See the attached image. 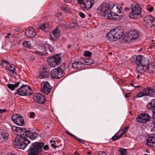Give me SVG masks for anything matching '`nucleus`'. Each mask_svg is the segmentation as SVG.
<instances>
[{"label": "nucleus", "mask_w": 155, "mask_h": 155, "mask_svg": "<svg viewBox=\"0 0 155 155\" xmlns=\"http://www.w3.org/2000/svg\"><path fill=\"white\" fill-rule=\"evenodd\" d=\"M44 143L43 142H35L30 146L27 151L28 155H38L42 150V147L45 150H48L49 147L48 145H46L44 146Z\"/></svg>", "instance_id": "1"}, {"label": "nucleus", "mask_w": 155, "mask_h": 155, "mask_svg": "<svg viewBox=\"0 0 155 155\" xmlns=\"http://www.w3.org/2000/svg\"><path fill=\"white\" fill-rule=\"evenodd\" d=\"M124 32L123 29L120 28L113 29L106 34V37L107 40L114 41L120 38L123 36Z\"/></svg>", "instance_id": "2"}, {"label": "nucleus", "mask_w": 155, "mask_h": 155, "mask_svg": "<svg viewBox=\"0 0 155 155\" xmlns=\"http://www.w3.org/2000/svg\"><path fill=\"white\" fill-rule=\"evenodd\" d=\"M22 134L20 135H16L15 140V142H13L14 145H15V147L24 149L28 144L30 143L31 141L28 140L26 137L22 136Z\"/></svg>", "instance_id": "3"}, {"label": "nucleus", "mask_w": 155, "mask_h": 155, "mask_svg": "<svg viewBox=\"0 0 155 155\" xmlns=\"http://www.w3.org/2000/svg\"><path fill=\"white\" fill-rule=\"evenodd\" d=\"M132 12L129 14L130 18L131 19H137L141 16L142 11L139 5L132 4L131 6Z\"/></svg>", "instance_id": "4"}, {"label": "nucleus", "mask_w": 155, "mask_h": 155, "mask_svg": "<svg viewBox=\"0 0 155 155\" xmlns=\"http://www.w3.org/2000/svg\"><path fill=\"white\" fill-rule=\"evenodd\" d=\"M97 12L101 15L107 17L112 12L108 4L103 3L97 9Z\"/></svg>", "instance_id": "5"}, {"label": "nucleus", "mask_w": 155, "mask_h": 155, "mask_svg": "<svg viewBox=\"0 0 155 155\" xmlns=\"http://www.w3.org/2000/svg\"><path fill=\"white\" fill-rule=\"evenodd\" d=\"M139 36V33L136 30L133 29L128 32L124 35V39L127 42H132L134 40H135Z\"/></svg>", "instance_id": "6"}, {"label": "nucleus", "mask_w": 155, "mask_h": 155, "mask_svg": "<svg viewBox=\"0 0 155 155\" xmlns=\"http://www.w3.org/2000/svg\"><path fill=\"white\" fill-rule=\"evenodd\" d=\"M31 91L30 87L27 85H23L17 90V92L15 94H17L21 96H26L31 95L32 94L31 92Z\"/></svg>", "instance_id": "7"}, {"label": "nucleus", "mask_w": 155, "mask_h": 155, "mask_svg": "<svg viewBox=\"0 0 155 155\" xmlns=\"http://www.w3.org/2000/svg\"><path fill=\"white\" fill-rule=\"evenodd\" d=\"M61 60V58L58 54L49 57L48 61L50 67H55L59 64Z\"/></svg>", "instance_id": "8"}, {"label": "nucleus", "mask_w": 155, "mask_h": 155, "mask_svg": "<svg viewBox=\"0 0 155 155\" xmlns=\"http://www.w3.org/2000/svg\"><path fill=\"white\" fill-rule=\"evenodd\" d=\"M50 75L53 78H58L63 76L64 72L60 68H55L51 71Z\"/></svg>", "instance_id": "9"}, {"label": "nucleus", "mask_w": 155, "mask_h": 155, "mask_svg": "<svg viewBox=\"0 0 155 155\" xmlns=\"http://www.w3.org/2000/svg\"><path fill=\"white\" fill-rule=\"evenodd\" d=\"M11 119L13 122L17 125L22 126L25 124L23 117L19 114H13L11 117Z\"/></svg>", "instance_id": "10"}, {"label": "nucleus", "mask_w": 155, "mask_h": 155, "mask_svg": "<svg viewBox=\"0 0 155 155\" xmlns=\"http://www.w3.org/2000/svg\"><path fill=\"white\" fill-rule=\"evenodd\" d=\"M150 118L149 115L146 113L141 114L136 117L137 121L140 123H146L148 121Z\"/></svg>", "instance_id": "11"}, {"label": "nucleus", "mask_w": 155, "mask_h": 155, "mask_svg": "<svg viewBox=\"0 0 155 155\" xmlns=\"http://www.w3.org/2000/svg\"><path fill=\"white\" fill-rule=\"evenodd\" d=\"M60 32L58 28L56 27L50 33V40L54 41L58 39L60 35Z\"/></svg>", "instance_id": "12"}, {"label": "nucleus", "mask_w": 155, "mask_h": 155, "mask_svg": "<svg viewBox=\"0 0 155 155\" xmlns=\"http://www.w3.org/2000/svg\"><path fill=\"white\" fill-rule=\"evenodd\" d=\"M94 2V0H85L84 2L82 5L81 6V7L83 10H87L92 7Z\"/></svg>", "instance_id": "13"}, {"label": "nucleus", "mask_w": 155, "mask_h": 155, "mask_svg": "<svg viewBox=\"0 0 155 155\" xmlns=\"http://www.w3.org/2000/svg\"><path fill=\"white\" fill-rule=\"evenodd\" d=\"M33 99L37 103L43 104L45 103L46 98L42 94L37 93L33 96Z\"/></svg>", "instance_id": "14"}, {"label": "nucleus", "mask_w": 155, "mask_h": 155, "mask_svg": "<svg viewBox=\"0 0 155 155\" xmlns=\"http://www.w3.org/2000/svg\"><path fill=\"white\" fill-rule=\"evenodd\" d=\"M144 21L147 26L149 25V27H151L152 25L155 26L154 18L151 15H147L144 18Z\"/></svg>", "instance_id": "15"}, {"label": "nucleus", "mask_w": 155, "mask_h": 155, "mask_svg": "<svg viewBox=\"0 0 155 155\" xmlns=\"http://www.w3.org/2000/svg\"><path fill=\"white\" fill-rule=\"evenodd\" d=\"M41 86L42 87V88L41 89V90L42 92L46 94H48L50 93L52 87L48 82H43Z\"/></svg>", "instance_id": "16"}, {"label": "nucleus", "mask_w": 155, "mask_h": 155, "mask_svg": "<svg viewBox=\"0 0 155 155\" xmlns=\"http://www.w3.org/2000/svg\"><path fill=\"white\" fill-rule=\"evenodd\" d=\"M25 34L27 37L30 38L34 37L36 34L34 29L31 27H29L26 29Z\"/></svg>", "instance_id": "17"}, {"label": "nucleus", "mask_w": 155, "mask_h": 155, "mask_svg": "<svg viewBox=\"0 0 155 155\" xmlns=\"http://www.w3.org/2000/svg\"><path fill=\"white\" fill-rule=\"evenodd\" d=\"M121 15L117 14L115 12H112L108 16V19H112L115 21H118L122 18Z\"/></svg>", "instance_id": "18"}, {"label": "nucleus", "mask_w": 155, "mask_h": 155, "mask_svg": "<svg viewBox=\"0 0 155 155\" xmlns=\"http://www.w3.org/2000/svg\"><path fill=\"white\" fill-rule=\"evenodd\" d=\"M146 144L149 146L155 147V134L148 137L146 140Z\"/></svg>", "instance_id": "19"}, {"label": "nucleus", "mask_w": 155, "mask_h": 155, "mask_svg": "<svg viewBox=\"0 0 155 155\" xmlns=\"http://www.w3.org/2000/svg\"><path fill=\"white\" fill-rule=\"evenodd\" d=\"M24 136L29 138L31 140H33L36 138L38 134L36 132H31L28 131H26L23 134Z\"/></svg>", "instance_id": "20"}, {"label": "nucleus", "mask_w": 155, "mask_h": 155, "mask_svg": "<svg viewBox=\"0 0 155 155\" xmlns=\"http://www.w3.org/2000/svg\"><path fill=\"white\" fill-rule=\"evenodd\" d=\"M8 134L3 130H0V142H2L8 139Z\"/></svg>", "instance_id": "21"}, {"label": "nucleus", "mask_w": 155, "mask_h": 155, "mask_svg": "<svg viewBox=\"0 0 155 155\" xmlns=\"http://www.w3.org/2000/svg\"><path fill=\"white\" fill-rule=\"evenodd\" d=\"M147 96L154 97L155 96V89L152 87H145Z\"/></svg>", "instance_id": "22"}, {"label": "nucleus", "mask_w": 155, "mask_h": 155, "mask_svg": "<svg viewBox=\"0 0 155 155\" xmlns=\"http://www.w3.org/2000/svg\"><path fill=\"white\" fill-rule=\"evenodd\" d=\"M5 70L8 71H10L13 74H16L15 72V65L13 64H9L6 66Z\"/></svg>", "instance_id": "23"}, {"label": "nucleus", "mask_w": 155, "mask_h": 155, "mask_svg": "<svg viewBox=\"0 0 155 155\" xmlns=\"http://www.w3.org/2000/svg\"><path fill=\"white\" fill-rule=\"evenodd\" d=\"M84 66V64L81 62L76 61L72 64V67L74 69H81Z\"/></svg>", "instance_id": "24"}, {"label": "nucleus", "mask_w": 155, "mask_h": 155, "mask_svg": "<svg viewBox=\"0 0 155 155\" xmlns=\"http://www.w3.org/2000/svg\"><path fill=\"white\" fill-rule=\"evenodd\" d=\"M49 74L48 70L45 67L43 68L42 71H41L39 74V76L42 78H46Z\"/></svg>", "instance_id": "25"}, {"label": "nucleus", "mask_w": 155, "mask_h": 155, "mask_svg": "<svg viewBox=\"0 0 155 155\" xmlns=\"http://www.w3.org/2000/svg\"><path fill=\"white\" fill-rule=\"evenodd\" d=\"M146 66H144L142 64H140L137 65L136 67V70L137 72L140 73H143L147 70Z\"/></svg>", "instance_id": "26"}, {"label": "nucleus", "mask_w": 155, "mask_h": 155, "mask_svg": "<svg viewBox=\"0 0 155 155\" xmlns=\"http://www.w3.org/2000/svg\"><path fill=\"white\" fill-rule=\"evenodd\" d=\"M69 28L73 30H76L79 28V26L78 24L75 22H72L69 24Z\"/></svg>", "instance_id": "27"}, {"label": "nucleus", "mask_w": 155, "mask_h": 155, "mask_svg": "<svg viewBox=\"0 0 155 155\" xmlns=\"http://www.w3.org/2000/svg\"><path fill=\"white\" fill-rule=\"evenodd\" d=\"M147 70L149 73L155 72V66L152 64H149L147 67Z\"/></svg>", "instance_id": "28"}, {"label": "nucleus", "mask_w": 155, "mask_h": 155, "mask_svg": "<svg viewBox=\"0 0 155 155\" xmlns=\"http://www.w3.org/2000/svg\"><path fill=\"white\" fill-rule=\"evenodd\" d=\"M147 107L149 110L155 108V99L152 100L147 105Z\"/></svg>", "instance_id": "29"}, {"label": "nucleus", "mask_w": 155, "mask_h": 155, "mask_svg": "<svg viewBox=\"0 0 155 155\" xmlns=\"http://www.w3.org/2000/svg\"><path fill=\"white\" fill-rule=\"evenodd\" d=\"M149 64V59L147 58H144L143 57L141 64L144 66H146L147 68Z\"/></svg>", "instance_id": "30"}, {"label": "nucleus", "mask_w": 155, "mask_h": 155, "mask_svg": "<svg viewBox=\"0 0 155 155\" xmlns=\"http://www.w3.org/2000/svg\"><path fill=\"white\" fill-rule=\"evenodd\" d=\"M147 96L145 88H144L141 91H140L136 96L137 98L141 97L143 96Z\"/></svg>", "instance_id": "31"}, {"label": "nucleus", "mask_w": 155, "mask_h": 155, "mask_svg": "<svg viewBox=\"0 0 155 155\" xmlns=\"http://www.w3.org/2000/svg\"><path fill=\"white\" fill-rule=\"evenodd\" d=\"M20 83V82L18 81L15 84H7L8 87L9 89H10L11 90L13 91L15 89V88L17 87L18 86Z\"/></svg>", "instance_id": "32"}, {"label": "nucleus", "mask_w": 155, "mask_h": 155, "mask_svg": "<svg viewBox=\"0 0 155 155\" xmlns=\"http://www.w3.org/2000/svg\"><path fill=\"white\" fill-rule=\"evenodd\" d=\"M18 130L17 134V135H20V134H22L21 135L22 136L25 132L28 131L26 129L23 128L18 127Z\"/></svg>", "instance_id": "33"}, {"label": "nucleus", "mask_w": 155, "mask_h": 155, "mask_svg": "<svg viewBox=\"0 0 155 155\" xmlns=\"http://www.w3.org/2000/svg\"><path fill=\"white\" fill-rule=\"evenodd\" d=\"M122 130L120 129L111 138V139L112 140L115 141L120 138L122 137V136L120 134V135H118L119 133L121 132Z\"/></svg>", "instance_id": "34"}, {"label": "nucleus", "mask_w": 155, "mask_h": 155, "mask_svg": "<svg viewBox=\"0 0 155 155\" xmlns=\"http://www.w3.org/2000/svg\"><path fill=\"white\" fill-rule=\"evenodd\" d=\"M143 57L141 55H139L136 57L135 60V63L137 65L141 64Z\"/></svg>", "instance_id": "35"}, {"label": "nucleus", "mask_w": 155, "mask_h": 155, "mask_svg": "<svg viewBox=\"0 0 155 155\" xmlns=\"http://www.w3.org/2000/svg\"><path fill=\"white\" fill-rule=\"evenodd\" d=\"M84 61L87 65H91L94 63V61L91 59H87L84 60Z\"/></svg>", "instance_id": "36"}, {"label": "nucleus", "mask_w": 155, "mask_h": 155, "mask_svg": "<svg viewBox=\"0 0 155 155\" xmlns=\"http://www.w3.org/2000/svg\"><path fill=\"white\" fill-rule=\"evenodd\" d=\"M119 151L120 152V154L118 155H127V151L125 149L120 148Z\"/></svg>", "instance_id": "37"}, {"label": "nucleus", "mask_w": 155, "mask_h": 155, "mask_svg": "<svg viewBox=\"0 0 155 155\" xmlns=\"http://www.w3.org/2000/svg\"><path fill=\"white\" fill-rule=\"evenodd\" d=\"M129 127H130L129 126H127L125 127L123 130L122 129H121L122 130L121 131H122V132L120 134L122 136L127 132Z\"/></svg>", "instance_id": "38"}, {"label": "nucleus", "mask_w": 155, "mask_h": 155, "mask_svg": "<svg viewBox=\"0 0 155 155\" xmlns=\"http://www.w3.org/2000/svg\"><path fill=\"white\" fill-rule=\"evenodd\" d=\"M22 45L25 47L28 48H31L30 42L28 41H24L22 43Z\"/></svg>", "instance_id": "39"}, {"label": "nucleus", "mask_w": 155, "mask_h": 155, "mask_svg": "<svg viewBox=\"0 0 155 155\" xmlns=\"http://www.w3.org/2000/svg\"><path fill=\"white\" fill-rule=\"evenodd\" d=\"M111 10L113 11H116L117 13H120L121 11L120 8L117 6H114L112 9Z\"/></svg>", "instance_id": "40"}, {"label": "nucleus", "mask_w": 155, "mask_h": 155, "mask_svg": "<svg viewBox=\"0 0 155 155\" xmlns=\"http://www.w3.org/2000/svg\"><path fill=\"white\" fill-rule=\"evenodd\" d=\"M18 128V127H17L15 126H13L12 127V129L13 132L15 134H16L17 133V131Z\"/></svg>", "instance_id": "41"}, {"label": "nucleus", "mask_w": 155, "mask_h": 155, "mask_svg": "<svg viewBox=\"0 0 155 155\" xmlns=\"http://www.w3.org/2000/svg\"><path fill=\"white\" fill-rule=\"evenodd\" d=\"M62 10L64 12H67L68 11V6L65 4H63L62 5Z\"/></svg>", "instance_id": "42"}, {"label": "nucleus", "mask_w": 155, "mask_h": 155, "mask_svg": "<svg viewBox=\"0 0 155 155\" xmlns=\"http://www.w3.org/2000/svg\"><path fill=\"white\" fill-rule=\"evenodd\" d=\"M148 6L147 7V9L148 11L150 12H152L153 10V6L148 5Z\"/></svg>", "instance_id": "43"}, {"label": "nucleus", "mask_w": 155, "mask_h": 155, "mask_svg": "<svg viewBox=\"0 0 155 155\" xmlns=\"http://www.w3.org/2000/svg\"><path fill=\"white\" fill-rule=\"evenodd\" d=\"M50 142L51 144V146L54 147V148H57V147H58V145L56 146L55 145V144L56 143L55 141V140L52 141V140H51L50 141Z\"/></svg>", "instance_id": "44"}, {"label": "nucleus", "mask_w": 155, "mask_h": 155, "mask_svg": "<svg viewBox=\"0 0 155 155\" xmlns=\"http://www.w3.org/2000/svg\"><path fill=\"white\" fill-rule=\"evenodd\" d=\"M97 153L99 155H107L106 153L102 151H97Z\"/></svg>", "instance_id": "45"}, {"label": "nucleus", "mask_w": 155, "mask_h": 155, "mask_svg": "<svg viewBox=\"0 0 155 155\" xmlns=\"http://www.w3.org/2000/svg\"><path fill=\"white\" fill-rule=\"evenodd\" d=\"M34 52L36 53V54H37L39 55H44V54L43 53L39 51L36 50L34 51Z\"/></svg>", "instance_id": "46"}, {"label": "nucleus", "mask_w": 155, "mask_h": 155, "mask_svg": "<svg viewBox=\"0 0 155 155\" xmlns=\"http://www.w3.org/2000/svg\"><path fill=\"white\" fill-rule=\"evenodd\" d=\"M40 28L42 30H44L46 28V26L45 24H42L40 26Z\"/></svg>", "instance_id": "47"}, {"label": "nucleus", "mask_w": 155, "mask_h": 155, "mask_svg": "<svg viewBox=\"0 0 155 155\" xmlns=\"http://www.w3.org/2000/svg\"><path fill=\"white\" fill-rule=\"evenodd\" d=\"M85 55L87 56H90L91 55V52L89 51H86L85 53Z\"/></svg>", "instance_id": "48"}, {"label": "nucleus", "mask_w": 155, "mask_h": 155, "mask_svg": "<svg viewBox=\"0 0 155 155\" xmlns=\"http://www.w3.org/2000/svg\"><path fill=\"white\" fill-rule=\"evenodd\" d=\"M79 14V16L82 18H84L85 17V14L82 12H80Z\"/></svg>", "instance_id": "49"}, {"label": "nucleus", "mask_w": 155, "mask_h": 155, "mask_svg": "<svg viewBox=\"0 0 155 155\" xmlns=\"http://www.w3.org/2000/svg\"><path fill=\"white\" fill-rule=\"evenodd\" d=\"M76 140H78L79 142L80 143H81L83 144H84V140L80 139L77 137V138L76 139Z\"/></svg>", "instance_id": "50"}, {"label": "nucleus", "mask_w": 155, "mask_h": 155, "mask_svg": "<svg viewBox=\"0 0 155 155\" xmlns=\"http://www.w3.org/2000/svg\"><path fill=\"white\" fill-rule=\"evenodd\" d=\"M22 28L21 27H19L16 28L15 29V30L17 32H18L22 29Z\"/></svg>", "instance_id": "51"}, {"label": "nucleus", "mask_w": 155, "mask_h": 155, "mask_svg": "<svg viewBox=\"0 0 155 155\" xmlns=\"http://www.w3.org/2000/svg\"><path fill=\"white\" fill-rule=\"evenodd\" d=\"M58 147H57V148L58 147L60 148V149L59 150H62L64 148V145H63V146H62V147H61L60 146V145H59V146H58Z\"/></svg>", "instance_id": "52"}, {"label": "nucleus", "mask_w": 155, "mask_h": 155, "mask_svg": "<svg viewBox=\"0 0 155 155\" xmlns=\"http://www.w3.org/2000/svg\"><path fill=\"white\" fill-rule=\"evenodd\" d=\"M35 116L34 113L32 112H31L30 114V116L31 117H33Z\"/></svg>", "instance_id": "53"}, {"label": "nucleus", "mask_w": 155, "mask_h": 155, "mask_svg": "<svg viewBox=\"0 0 155 155\" xmlns=\"http://www.w3.org/2000/svg\"><path fill=\"white\" fill-rule=\"evenodd\" d=\"M153 114V117L154 119H155V109H153L152 110Z\"/></svg>", "instance_id": "54"}, {"label": "nucleus", "mask_w": 155, "mask_h": 155, "mask_svg": "<svg viewBox=\"0 0 155 155\" xmlns=\"http://www.w3.org/2000/svg\"><path fill=\"white\" fill-rule=\"evenodd\" d=\"M49 50L50 51H53L54 50V49L52 47L50 46L49 47Z\"/></svg>", "instance_id": "55"}, {"label": "nucleus", "mask_w": 155, "mask_h": 155, "mask_svg": "<svg viewBox=\"0 0 155 155\" xmlns=\"http://www.w3.org/2000/svg\"><path fill=\"white\" fill-rule=\"evenodd\" d=\"M44 125L45 126H46L48 128L50 126V124L48 123H45Z\"/></svg>", "instance_id": "56"}, {"label": "nucleus", "mask_w": 155, "mask_h": 155, "mask_svg": "<svg viewBox=\"0 0 155 155\" xmlns=\"http://www.w3.org/2000/svg\"><path fill=\"white\" fill-rule=\"evenodd\" d=\"M6 109H0V113H3L6 111Z\"/></svg>", "instance_id": "57"}, {"label": "nucleus", "mask_w": 155, "mask_h": 155, "mask_svg": "<svg viewBox=\"0 0 155 155\" xmlns=\"http://www.w3.org/2000/svg\"><path fill=\"white\" fill-rule=\"evenodd\" d=\"M65 133L67 134H68L69 135H70V136H71V135H72V134L71 133H70V132H69L68 131H65Z\"/></svg>", "instance_id": "58"}, {"label": "nucleus", "mask_w": 155, "mask_h": 155, "mask_svg": "<svg viewBox=\"0 0 155 155\" xmlns=\"http://www.w3.org/2000/svg\"><path fill=\"white\" fill-rule=\"evenodd\" d=\"M2 63H5V64H10V63L7 61H5V60H4L2 61Z\"/></svg>", "instance_id": "59"}, {"label": "nucleus", "mask_w": 155, "mask_h": 155, "mask_svg": "<svg viewBox=\"0 0 155 155\" xmlns=\"http://www.w3.org/2000/svg\"><path fill=\"white\" fill-rule=\"evenodd\" d=\"M130 93H129L128 94H126L125 95V97L127 98L129 97L130 95Z\"/></svg>", "instance_id": "60"}, {"label": "nucleus", "mask_w": 155, "mask_h": 155, "mask_svg": "<svg viewBox=\"0 0 155 155\" xmlns=\"http://www.w3.org/2000/svg\"><path fill=\"white\" fill-rule=\"evenodd\" d=\"M11 34L10 33H9L7 35L5 36V38H9V36L11 35Z\"/></svg>", "instance_id": "61"}, {"label": "nucleus", "mask_w": 155, "mask_h": 155, "mask_svg": "<svg viewBox=\"0 0 155 155\" xmlns=\"http://www.w3.org/2000/svg\"><path fill=\"white\" fill-rule=\"evenodd\" d=\"M71 136L72 137H73L75 139H76V138H77V137L76 136H75L74 135H73L72 134Z\"/></svg>", "instance_id": "62"}, {"label": "nucleus", "mask_w": 155, "mask_h": 155, "mask_svg": "<svg viewBox=\"0 0 155 155\" xmlns=\"http://www.w3.org/2000/svg\"><path fill=\"white\" fill-rule=\"evenodd\" d=\"M64 1L65 2L67 3H69L71 2L70 0H64Z\"/></svg>", "instance_id": "63"}, {"label": "nucleus", "mask_w": 155, "mask_h": 155, "mask_svg": "<svg viewBox=\"0 0 155 155\" xmlns=\"http://www.w3.org/2000/svg\"><path fill=\"white\" fill-rule=\"evenodd\" d=\"M55 16L57 17H58L60 16V14L59 13H57L56 15H55Z\"/></svg>", "instance_id": "64"}]
</instances>
